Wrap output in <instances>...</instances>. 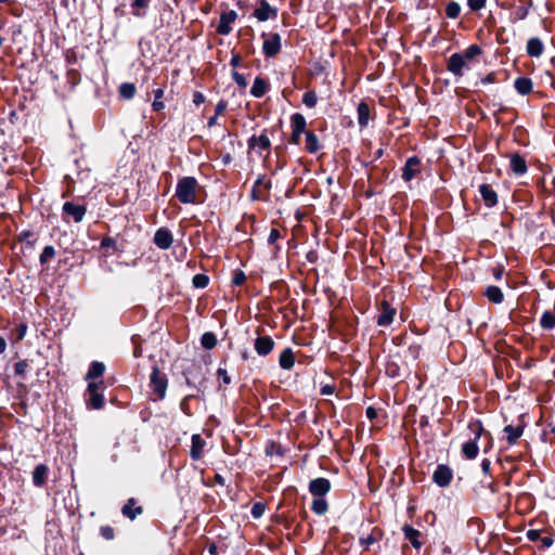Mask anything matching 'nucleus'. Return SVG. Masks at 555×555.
I'll use <instances>...</instances> for the list:
<instances>
[{
  "mask_svg": "<svg viewBox=\"0 0 555 555\" xmlns=\"http://www.w3.org/2000/svg\"><path fill=\"white\" fill-rule=\"evenodd\" d=\"M468 429L474 434V439H470L469 441L465 442L462 446V454L467 460H474L478 455V446L477 441L480 439L482 435H486L489 439L488 447L485 449V452L488 451L492 447V437L491 434L488 431H485L483 426L480 421H472L468 424Z\"/></svg>",
  "mask_w": 555,
  "mask_h": 555,
  "instance_id": "obj_1",
  "label": "nucleus"
},
{
  "mask_svg": "<svg viewBox=\"0 0 555 555\" xmlns=\"http://www.w3.org/2000/svg\"><path fill=\"white\" fill-rule=\"evenodd\" d=\"M198 188V182L194 177H183L178 180L176 196L182 204H195Z\"/></svg>",
  "mask_w": 555,
  "mask_h": 555,
  "instance_id": "obj_2",
  "label": "nucleus"
},
{
  "mask_svg": "<svg viewBox=\"0 0 555 555\" xmlns=\"http://www.w3.org/2000/svg\"><path fill=\"white\" fill-rule=\"evenodd\" d=\"M149 386L155 396L154 400H163L166 397L168 379L166 374L162 373L156 365L152 369Z\"/></svg>",
  "mask_w": 555,
  "mask_h": 555,
  "instance_id": "obj_3",
  "label": "nucleus"
},
{
  "mask_svg": "<svg viewBox=\"0 0 555 555\" xmlns=\"http://www.w3.org/2000/svg\"><path fill=\"white\" fill-rule=\"evenodd\" d=\"M104 388L103 380L90 382L87 387V405L94 410H100L104 405V396L101 390Z\"/></svg>",
  "mask_w": 555,
  "mask_h": 555,
  "instance_id": "obj_4",
  "label": "nucleus"
},
{
  "mask_svg": "<svg viewBox=\"0 0 555 555\" xmlns=\"http://www.w3.org/2000/svg\"><path fill=\"white\" fill-rule=\"evenodd\" d=\"M262 38V53L266 57H274L281 51V36L278 33H263Z\"/></svg>",
  "mask_w": 555,
  "mask_h": 555,
  "instance_id": "obj_5",
  "label": "nucleus"
},
{
  "mask_svg": "<svg viewBox=\"0 0 555 555\" xmlns=\"http://www.w3.org/2000/svg\"><path fill=\"white\" fill-rule=\"evenodd\" d=\"M467 61L461 53H453L447 63V69L454 75L455 77H462L464 75V69L468 67Z\"/></svg>",
  "mask_w": 555,
  "mask_h": 555,
  "instance_id": "obj_6",
  "label": "nucleus"
},
{
  "mask_svg": "<svg viewBox=\"0 0 555 555\" xmlns=\"http://www.w3.org/2000/svg\"><path fill=\"white\" fill-rule=\"evenodd\" d=\"M396 313V309L388 301L383 300L378 308L376 323L379 326H388L392 323Z\"/></svg>",
  "mask_w": 555,
  "mask_h": 555,
  "instance_id": "obj_7",
  "label": "nucleus"
},
{
  "mask_svg": "<svg viewBox=\"0 0 555 555\" xmlns=\"http://www.w3.org/2000/svg\"><path fill=\"white\" fill-rule=\"evenodd\" d=\"M270 189V180H268L266 176H259L254 183L250 196L254 201H262L267 197Z\"/></svg>",
  "mask_w": 555,
  "mask_h": 555,
  "instance_id": "obj_8",
  "label": "nucleus"
},
{
  "mask_svg": "<svg viewBox=\"0 0 555 555\" xmlns=\"http://www.w3.org/2000/svg\"><path fill=\"white\" fill-rule=\"evenodd\" d=\"M452 478V469L444 464L438 465L433 475L434 482L441 488L448 487L451 483Z\"/></svg>",
  "mask_w": 555,
  "mask_h": 555,
  "instance_id": "obj_9",
  "label": "nucleus"
},
{
  "mask_svg": "<svg viewBox=\"0 0 555 555\" xmlns=\"http://www.w3.org/2000/svg\"><path fill=\"white\" fill-rule=\"evenodd\" d=\"M258 22H266L278 16V8L272 7L268 1L261 0L259 7L253 13Z\"/></svg>",
  "mask_w": 555,
  "mask_h": 555,
  "instance_id": "obj_10",
  "label": "nucleus"
},
{
  "mask_svg": "<svg viewBox=\"0 0 555 555\" xmlns=\"http://www.w3.org/2000/svg\"><path fill=\"white\" fill-rule=\"evenodd\" d=\"M331 490L327 478L319 477L309 482V491L314 498H324Z\"/></svg>",
  "mask_w": 555,
  "mask_h": 555,
  "instance_id": "obj_11",
  "label": "nucleus"
},
{
  "mask_svg": "<svg viewBox=\"0 0 555 555\" xmlns=\"http://www.w3.org/2000/svg\"><path fill=\"white\" fill-rule=\"evenodd\" d=\"M237 18V13L234 10H230L228 12H223L220 15L219 24L217 26V33L219 35L227 36L232 31L231 24H233Z\"/></svg>",
  "mask_w": 555,
  "mask_h": 555,
  "instance_id": "obj_12",
  "label": "nucleus"
},
{
  "mask_svg": "<svg viewBox=\"0 0 555 555\" xmlns=\"http://www.w3.org/2000/svg\"><path fill=\"white\" fill-rule=\"evenodd\" d=\"M421 162L417 156H411L406 159L402 168V179L405 182L411 181L421 171Z\"/></svg>",
  "mask_w": 555,
  "mask_h": 555,
  "instance_id": "obj_13",
  "label": "nucleus"
},
{
  "mask_svg": "<svg viewBox=\"0 0 555 555\" xmlns=\"http://www.w3.org/2000/svg\"><path fill=\"white\" fill-rule=\"evenodd\" d=\"M173 243L172 233L167 228H159L154 234V244L163 249H169Z\"/></svg>",
  "mask_w": 555,
  "mask_h": 555,
  "instance_id": "obj_14",
  "label": "nucleus"
},
{
  "mask_svg": "<svg viewBox=\"0 0 555 555\" xmlns=\"http://www.w3.org/2000/svg\"><path fill=\"white\" fill-rule=\"evenodd\" d=\"M275 343L274 340L266 335V336H258L255 339L254 348L258 356L266 357L268 356L274 348Z\"/></svg>",
  "mask_w": 555,
  "mask_h": 555,
  "instance_id": "obj_15",
  "label": "nucleus"
},
{
  "mask_svg": "<svg viewBox=\"0 0 555 555\" xmlns=\"http://www.w3.org/2000/svg\"><path fill=\"white\" fill-rule=\"evenodd\" d=\"M62 209L65 215L70 216L77 223L82 221L87 212L85 205H76L72 202H65Z\"/></svg>",
  "mask_w": 555,
  "mask_h": 555,
  "instance_id": "obj_16",
  "label": "nucleus"
},
{
  "mask_svg": "<svg viewBox=\"0 0 555 555\" xmlns=\"http://www.w3.org/2000/svg\"><path fill=\"white\" fill-rule=\"evenodd\" d=\"M509 168L517 177L522 176L528 171L526 159L518 153L509 155Z\"/></svg>",
  "mask_w": 555,
  "mask_h": 555,
  "instance_id": "obj_17",
  "label": "nucleus"
},
{
  "mask_svg": "<svg viewBox=\"0 0 555 555\" xmlns=\"http://www.w3.org/2000/svg\"><path fill=\"white\" fill-rule=\"evenodd\" d=\"M247 143L249 150L257 149L259 153L268 150L271 145L270 139L264 131L260 135H251Z\"/></svg>",
  "mask_w": 555,
  "mask_h": 555,
  "instance_id": "obj_18",
  "label": "nucleus"
},
{
  "mask_svg": "<svg viewBox=\"0 0 555 555\" xmlns=\"http://www.w3.org/2000/svg\"><path fill=\"white\" fill-rule=\"evenodd\" d=\"M121 513L126 518L133 520L137 518V516H139L143 513V508H142V506L137 505L135 499L130 498L122 506Z\"/></svg>",
  "mask_w": 555,
  "mask_h": 555,
  "instance_id": "obj_19",
  "label": "nucleus"
},
{
  "mask_svg": "<svg viewBox=\"0 0 555 555\" xmlns=\"http://www.w3.org/2000/svg\"><path fill=\"white\" fill-rule=\"evenodd\" d=\"M191 450H190V456L194 461H198L203 456V449L205 447V440L201 437L198 434L192 435L191 438Z\"/></svg>",
  "mask_w": 555,
  "mask_h": 555,
  "instance_id": "obj_20",
  "label": "nucleus"
},
{
  "mask_svg": "<svg viewBox=\"0 0 555 555\" xmlns=\"http://www.w3.org/2000/svg\"><path fill=\"white\" fill-rule=\"evenodd\" d=\"M480 196L488 207H493L498 204V194L489 184H481L479 186Z\"/></svg>",
  "mask_w": 555,
  "mask_h": 555,
  "instance_id": "obj_21",
  "label": "nucleus"
},
{
  "mask_svg": "<svg viewBox=\"0 0 555 555\" xmlns=\"http://www.w3.org/2000/svg\"><path fill=\"white\" fill-rule=\"evenodd\" d=\"M526 52L531 57H540L544 52V44L538 37H532L527 41Z\"/></svg>",
  "mask_w": 555,
  "mask_h": 555,
  "instance_id": "obj_22",
  "label": "nucleus"
},
{
  "mask_svg": "<svg viewBox=\"0 0 555 555\" xmlns=\"http://www.w3.org/2000/svg\"><path fill=\"white\" fill-rule=\"evenodd\" d=\"M402 531H403L404 538L408 541H410V543L413 545L414 548H416V550L421 548V546H422V542L420 540L421 532L417 529L413 528L410 525H404L402 527Z\"/></svg>",
  "mask_w": 555,
  "mask_h": 555,
  "instance_id": "obj_23",
  "label": "nucleus"
},
{
  "mask_svg": "<svg viewBox=\"0 0 555 555\" xmlns=\"http://www.w3.org/2000/svg\"><path fill=\"white\" fill-rule=\"evenodd\" d=\"M514 88L520 95H528L533 90V82L528 77H518L514 81Z\"/></svg>",
  "mask_w": 555,
  "mask_h": 555,
  "instance_id": "obj_24",
  "label": "nucleus"
},
{
  "mask_svg": "<svg viewBox=\"0 0 555 555\" xmlns=\"http://www.w3.org/2000/svg\"><path fill=\"white\" fill-rule=\"evenodd\" d=\"M383 537V532L380 529L378 528H373L371 533L367 534L366 537H361L360 540H359V543L360 545L362 546V548L364 551L369 550L370 546L374 543H376L377 541H379Z\"/></svg>",
  "mask_w": 555,
  "mask_h": 555,
  "instance_id": "obj_25",
  "label": "nucleus"
},
{
  "mask_svg": "<svg viewBox=\"0 0 555 555\" xmlns=\"http://www.w3.org/2000/svg\"><path fill=\"white\" fill-rule=\"evenodd\" d=\"M269 90V83L266 79L261 77H256L250 89V94L254 98H262Z\"/></svg>",
  "mask_w": 555,
  "mask_h": 555,
  "instance_id": "obj_26",
  "label": "nucleus"
},
{
  "mask_svg": "<svg viewBox=\"0 0 555 555\" xmlns=\"http://www.w3.org/2000/svg\"><path fill=\"white\" fill-rule=\"evenodd\" d=\"M49 468L44 464H39L35 467L33 472V482L36 487H42L48 477Z\"/></svg>",
  "mask_w": 555,
  "mask_h": 555,
  "instance_id": "obj_27",
  "label": "nucleus"
},
{
  "mask_svg": "<svg viewBox=\"0 0 555 555\" xmlns=\"http://www.w3.org/2000/svg\"><path fill=\"white\" fill-rule=\"evenodd\" d=\"M279 364L283 370H292L295 365V354L292 348L284 349L279 358Z\"/></svg>",
  "mask_w": 555,
  "mask_h": 555,
  "instance_id": "obj_28",
  "label": "nucleus"
},
{
  "mask_svg": "<svg viewBox=\"0 0 555 555\" xmlns=\"http://www.w3.org/2000/svg\"><path fill=\"white\" fill-rule=\"evenodd\" d=\"M504 433L506 434L508 444L513 446L521 437L524 428L521 426L506 425L504 427Z\"/></svg>",
  "mask_w": 555,
  "mask_h": 555,
  "instance_id": "obj_29",
  "label": "nucleus"
},
{
  "mask_svg": "<svg viewBox=\"0 0 555 555\" xmlns=\"http://www.w3.org/2000/svg\"><path fill=\"white\" fill-rule=\"evenodd\" d=\"M306 126H307V122H306V118L302 114L300 113H295L291 116V128H292V131H296V132H301V133H306Z\"/></svg>",
  "mask_w": 555,
  "mask_h": 555,
  "instance_id": "obj_30",
  "label": "nucleus"
},
{
  "mask_svg": "<svg viewBox=\"0 0 555 555\" xmlns=\"http://www.w3.org/2000/svg\"><path fill=\"white\" fill-rule=\"evenodd\" d=\"M486 297L493 304H501L504 300L503 292L500 287L490 285L485 292Z\"/></svg>",
  "mask_w": 555,
  "mask_h": 555,
  "instance_id": "obj_31",
  "label": "nucleus"
},
{
  "mask_svg": "<svg viewBox=\"0 0 555 555\" xmlns=\"http://www.w3.org/2000/svg\"><path fill=\"white\" fill-rule=\"evenodd\" d=\"M357 113L360 127H366L370 119V106L365 102H360Z\"/></svg>",
  "mask_w": 555,
  "mask_h": 555,
  "instance_id": "obj_32",
  "label": "nucleus"
},
{
  "mask_svg": "<svg viewBox=\"0 0 555 555\" xmlns=\"http://www.w3.org/2000/svg\"><path fill=\"white\" fill-rule=\"evenodd\" d=\"M105 372V365L102 362L93 361L90 364L86 379H95L101 377Z\"/></svg>",
  "mask_w": 555,
  "mask_h": 555,
  "instance_id": "obj_33",
  "label": "nucleus"
},
{
  "mask_svg": "<svg viewBox=\"0 0 555 555\" xmlns=\"http://www.w3.org/2000/svg\"><path fill=\"white\" fill-rule=\"evenodd\" d=\"M307 152L314 154L319 151L320 144L318 137L312 131L306 132V146Z\"/></svg>",
  "mask_w": 555,
  "mask_h": 555,
  "instance_id": "obj_34",
  "label": "nucleus"
},
{
  "mask_svg": "<svg viewBox=\"0 0 555 555\" xmlns=\"http://www.w3.org/2000/svg\"><path fill=\"white\" fill-rule=\"evenodd\" d=\"M311 509L317 515H324L328 509V504L324 498H314L311 504Z\"/></svg>",
  "mask_w": 555,
  "mask_h": 555,
  "instance_id": "obj_35",
  "label": "nucleus"
},
{
  "mask_svg": "<svg viewBox=\"0 0 555 555\" xmlns=\"http://www.w3.org/2000/svg\"><path fill=\"white\" fill-rule=\"evenodd\" d=\"M151 0H133L131 3L132 14L138 17L145 15V9L149 7Z\"/></svg>",
  "mask_w": 555,
  "mask_h": 555,
  "instance_id": "obj_36",
  "label": "nucleus"
},
{
  "mask_svg": "<svg viewBox=\"0 0 555 555\" xmlns=\"http://www.w3.org/2000/svg\"><path fill=\"white\" fill-rule=\"evenodd\" d=\"M540 325L544 330H552L555 327V314L551 311H544L541 320Z\"/></svg>",
  "mask_w": 555,
  "mask_h": 555,
  "instance_id": "obj_37",
  "label": "nucleus"
},
{
  "mask_svg": "<svg viewBox=\"0 0 555 555\" xmlns=\"http://www.w3.org/2000/svg\"><path fill=\"white\" fill-rule=\"evenodd\" d=\"M201 344L205 349H212L217 346V337L211 332H206L202 335Z\"/></svg>",
  "mask_w": 555,
  "mask_h": 555,
  "instance_id": "obj_38",
  "label": "nucleus"
},
{
  "mask_svg": "<svg viewBox=\"0 0 555 555\" xmlns=\"http://www.w3.org/2000/svg\"><path fill=\"white\" fill-rule=\"evenodd\" d=\"M119 94L126 100H130L135 94V86L130 82L121 83L119 87Z\"/></svg>",
  "mask_w": 555,
  "mask_h": 555,
  "instance_id": "obj_39",
  "label": "nucleus"
},
{
  "mask_svg": "<svg viewBox=\"0 0 555 555\" xmlns=\"http://www.w3.org/2000/svg\"><path fill=\"white\" fill-rule=\"evenodd\" d=\"M461 5L455 1L449 2L446 7V15L451 20L457 18L461 14Z\"/></svg>",
  "mask_w": 555,
  "mask_h": 555,
  "instance_id": "obj_40",
  "label": "nucleus"
},
{
  "mask_svg": "<svg viewBox=\"0 0 555 555\" xmlns=\"http://www.w3.org/2000/svg\"><path fill=\"white\" fill-rule=\"evenodd\" d=\"M164 93H165V91L163 88H158V89L154 90V101L152 103V107L155 112H159V111L164 109V107H165V104L162 101Z\"/></svg>",
  "mask_w": 555,
  "mask_h": 555,
  "instance_id": "obj_41",
  "label": "nucleus"
},
{
  "mask_svg": "<svg viewBox=\"0 0 555 555\" xmlns=\"http://www.w3.org/2000/svg\"><path fill=\"white\" fill-rule=\"evenodd\" d=\"M481 48L477 44H472L469 46L464 52L461 53L462 56H464V59L469 62L472 61L474 57L478 56L481 54Z\"/></svg>",
  "mask_w": 555,
  "mask_h": 555,
  "instance_id": "obj_42",
  "label": "nucleus"
},
{
  "mask_svg": "<svg viewBox=\"0 0 555 555\" xmlns=\"http://www.w3.org/2000/svg\"><path fill=\"white\" fill-rule=\"evenodd\" d=\"M317 102L318 96L314 91H307L302 95V103L309 108H313L317 105Z\"/></svg>",
  "mask_w": 555,
  "mask_h": 555,
  "instance_id": "obj_43",
  "label": "nucleus"
},
{
  "mask_svg": "<svg viewBox=\"0 0 555 555\" xmlns=\"http://www.w3.org/2000/svg\"><path fill=\"white\" fill-rule=\"evenodd\" d=\"M55 256V249L53 246H46L40 255V262L47 263Z\"/></svg>",
  "mask_w": 555,
  "mask_h": 555,
  "instance_id": "obj_44",
  "label": "nucleus"
},
{
  "mask_svg": "<svg viewBox=\"0 0 555 555\" xmlns=\"http://www.w3.org/2000/svg\"><path fill=\"white\" fill-rule=\"evenodd\" d=\"M193 285L197 288H204L208 285L209 279L205 274H196L193 278Z\"/></svg>",
  "mask_w": 555,
  "mask_h": 555,
  "instance_id": "obj_45",
  "label": "nucleus"
},
{
  "mask_svg": "<svg viewBox=\"0 0 555 555\" xmlns=\"http://www.w3.org/2000/svg\"><path fill=\"white\" fill-rule=\"evenodd\" d=\"M264 511H266V504H263L261 502H257L251 506L250 513H251V516L257 519V518H260L264 514Z\"/></svg>",
  "mask_w": 555,
  "mask_h": 555,
  "instance_id": "obj_46",
  "label": "nucleus"
},
{
  "mask_svg": "<svg viewBox=\"0 0 555 555\" xmlns=\"http://www.w3.org/2000/svg\"><path fill=\"white\" fill-rule=\"evenodd\" d=\"M100 533L107 541H111L115 538L114 528L111 526H102L100 528Z\"/></svg>",
  "mask_w": 555,
  "mask_h": 555,
  "instance_id": "obj_47",
  "label": "nucleus"
},
{
  "mask_svg": "<svg viewBox=\"0 0 555 555\" xmlns=\"http://www.w3.org/2000/svg\"><path fill=\"white\" fill-rule=\"evenodd\" d=\"M487 0H467V5L472 11H480L486 7Z\"/></svg>",
  "mask_w": 555,
  "mask_h": 555,
  "instance_id": "obj_48",
  "label": "nucleus"
},
{
  "mask_svg": "<svg viewBox=\"0 0 555 555\" xmlns=\"http://www.w3.org/2000/svg\"><path fill=\"white\" fill-rule=\"evenodd\" d=\"M28 369V363L26 360H21L15 363L14 372L16 375H24L26 370Z\"/></svg>",
  "mask_w": 555,
  "mask_h": 555,
  "instance_id": "obj_49",
  "label": "nucleus"
},
{
  "mask_svg": "<svg viewBox=\"0 0 555 555\" xmlns=\"http://www.w3.org/2000/svg\"><path fill=\"white\" fill-rule=\"evenodd\" d=\"M232 78L237 83V86H240L241 88H246L247 81H246L245 77L242 74H240L238 72L234 70L232 73Z\"/></svg>",
  "mask_w": 555,
  "mask_h": 555,
  "instance_id": "obj_50",
  "label": "nucleus"
},
{
  "mask_svg": "<svg viewBox=\"0 0 555 555\" xmlns=\"http://www.w3.org/2000/svg\"><path fill=\"white\" fill-rule=\"evenodd\" d=\"M245 280H246L245 273L243 271H241V270H237L234 273V276L232 279V283L234 285H242L245 282Z\"/></svg>",
  "mask_w": 555,
  "mask_h": 555,
  "instance_id": "obj_51",
  "label": "nucleus"
},
{
  "mask_svg": "<svg viewBox=\"0 0 555 555\" xmlns=\"http://www.w3.org/2000/svg\"><path fill=\"white\" fill-rule=\"evenodd\" d=\"M528 13L529 9L527 7H519L515 12V16L517 20L521 21L528 16Z\"/></svg>",
  "mask_w": 555,
  "mask_h": 555,
  "instance_id": "obj_52",
  "label": "nucleus"
},
{
  "mask_svg": "<svg viewBox=\"0 0 555 555\" xmlns=\"http://www.w3.org/2000/svg\"><path fill=\"white\" fill-rule=\"evenodd\" d=\"M26 332H27V325L25 323H21L17 327H16V339L17 340H22L24 339L25 335H26Z\"/></svg>",
  "mask_w": 555,
  "mask_h": 555,
  "instance_id": "obj_53",
  "label": "nucleus"
},
{
  "mask_svg": "<svg viewBox=\"0 0 555 555\" xmlns=\"http://www.w3.org/2000/svg\"><path fill=\"white\" fill-rule=\"evenodd\" d=\"M526 535H527L529 541L535 542V541H538L540 539L541 533H540L539 530L530 529V530L527 531Z\"/></svg>",
  "mask_w": 555,
  "mask_h": 555,
  "instance_id": "obj_54",
  "label": "nucleus"
},
{
  "mask_svg": "<svg viewBox=\"0 0 555 555\" xmlns=\"http://www.w3.org/2000/svg\"><path fill=\"white\" fill-rule=\"evenodd\" d=\"M228 103L224 100H221L217 103L215 108V115H222L224 111L227 109Z\"/></svg>",
  "mask_w": 555,
  "mask_h": 555,
  "instance_id": "obj_55",
  "label": "nucleus"
},
{
  "mask_svg": "<svg viewBox=\"0 0 555 555\" xmlns=\"http://www.w3.org/2000/svg\"><path fill=\"white\" fill-rule=\"evenodd\" d=\"M217 374H218V376L222 379V382H223L224 384H227V385H228V384H230V383H231V378H230V376H229V374H228V372H227V370H225V369H221V367H219V369H218V371H217Z\"/></svg>",
  "mask_w": 555,
  "mask_h": 555,
  "instance_id": "obj_56",
  "label": "nucleus"
},
{
  "mask_svg": "<svg viewBox=\"0 0 555 555\" xmlns=\"http://www.w3.org/2000/svg\"><path fill=\"white\" fill-rule=\"evenodd\" d=\"M205 102V95L199 92V91H195L193 93V103L198 106L201 104H203Z\"/></svg>",
  "mask_w": 555,
  "mask_h": 555,
  "instance_id": "obj_57",
  "label": "nucleus"
},
{
  "mask_svg": "<svg viewBox=\"0 0 555 555\" xmlns=\"http://www.w3.org/2000/svg\"><path fill=\"white\" fill-rule=\"evenodd\" d=\"M116 241L109 236H106L101 242V248L115 247Z\"/></svg>",
  "mask_w": 555,
  "mask_h": 555,
  "instance_id": "obj_58",
  "label": "nucleus"
},
{
  "mask_svg": "<svg viewBox=\"0 0 555 555\" xmlns=\"http://www.w3.org/2000/svg\"><path fill=\"white\" fill-rule=\"evenodd\" d=\"M493 276L496 281H500L504 273V268L502 266H496L492 269Z\"/></svg>",
  "mask_w": 555,
  "mask_h": 555,
  "instance_id": "obj_59",
  "label": "nucleus"
},
{
  "mask_svg": "<svg viewBox=\"0 0 555 555\" xmlns=\"http://www.w3.org/2000/svg\"><path fill=\"white\" fill-rule=\"evenodd\" d=\"M496 81V75L495 73H489L488 75H486V77H483L481 79V83L482 85H486V83H494Z\"/></svg>",
  "mask_w": 555,
  "mask_h": 555,
  "instance_id": "obj_60",
  "label": "nucleus"
},
{
  "mask_svg": "<svg viewBox=\"0 0 555 555\" xmlns=\"http://www.w3.org/2000/svg\"><path fill=\"white\" fill-rule=\"evenodd\" d=\"M334 390H335V387L332 385H328V384L321 387V393L324 396L333 395Z\"/></svg>",
  "mask_w": 555,
  "mask_h": 555,
  "instance_id": "obj_61",
  "label": "nucleus"
},
{
  "mask_svg": "<svg viewBox=\"0 0 555 555\" xmlns=\"http://www.w3.org/2000/svg\"><path fill=\"white\" fill-rule=\"evenodd\" d=\"M301 132H296V131H292V134H291V142L293 144H299L300 143V139H301Z\"/></svg>",
  "mask_w": 555,
  "mask_h": 555,
  "instance_id": "obj_62",
  "label": "nucleus"
},
{
  "mask_svg": "<svg viewBox=\"0 0 555 555\" xmlns=\"http://www.w3.org/2000/svg\"><path fill=\"white\" fill-rule=\"evenodd\" d=\"M280 237V232L276 229H272L269 234V242L274 243Z\"/></svg>",
  "mask_w": 555,
  "mask_h": 555,
  "instance_id": "obj_63",
  "label": "nucleus"
},
{
  "mask_svg": "<svg viewBox=\"0 0 555 555\" xmlns=\"http://www.w3.org/2000/svg\"><path fill=\"white\" fill-rule=\"evenodd\" d=\"M218 117H219L218 115H214V116L209 117V119H208V121H207V126H208L209 128H211V127L216 126V125H217V119H218Z\"/></svg>",
  "mask_w": 555,
  "mask_h": 555,
  "instance_id": "obj_64",
  "label": "nucleus"
}]
</instances>
